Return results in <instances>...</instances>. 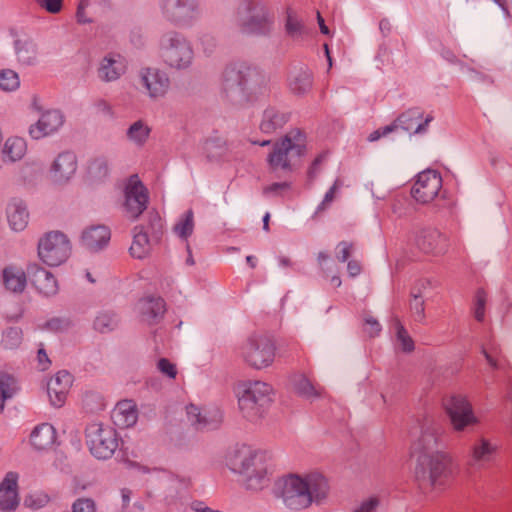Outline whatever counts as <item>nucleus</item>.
I'll return each mask as SVG.
<instances>
[{"label":"nucleus","mask_w":512,"mask_h":512,"mask_svg":"<svg viewBox=\"0 0 512 512\" xmlns=\"http://www.w3.org/2000/svg\"><path fill=\"white\" fill-rule=\"evenodd\" d=\"M234 393L242 415L249 421H256L270 406L273 389L266 382L241 380L235 384Z\"/></svg>","instance_id":"obj_4"},{"label":"nucleus","mask_w":512,"mask_h":512,"mask_svg":"<svg viewBox=\"0 0 512 512\" xmlns=\"http://www.w3.org/2000/svg\"><path fill=\"white\" fill-rule=\"evenodd\" d=\"M396 130H397V125H394V123H392L390 125L381 127L379 129L373 131L372 133H370L368 136V140L370 142L377 141L382 137L388 136L390 133H392Z\"/></svg>","instance_id":"obj_53"},{"label":"nucleus","mask_w":512,"mask_h":512,"mask_svg":"<svg viewBox=\"0 0 512 512\" xmlns=\"http://www.w3.org/2000/svg\"><path fill=\"white\" fill-rule=\"evenodd\" d=\"M117 323L118 321L113 314L109 312H103L96 317L94 321V328L100 333H106L115 329Z\"/></svg>","instance_id":"obj_39"},{"label":"nucleus","mask_w":512,"mask_h":512,"mask_svg":"<svg viewBox=\"0 0 512 512\" xmlns=\"http://www.w3.org/2000/svg\"><path fill=\"white\" fill-rule=\"evenodd\" d=\"M38 361H39L40 368L42 370L47 369L50 364V361L48 359L46 352L42 349H39V351H38Z\"/></svg>","instance_id":"obj_60"},{"label":"nucleus","mask_w":512,"mask_h":512,"mask_svg":"<svg viewBox=\"0 0 512 512\" xmlns=\"http://www.w3.org/2000/svg\"><path fill=\"white\" fill-rule=\"evenodd\" d=\"M32 282L35 288L45 296H53L58 291V284L55 276L42 267H36L33 273Z\"/></svg>","instance_id":"obj_32"},{"label":"nucleus","mask_w":512,"mask_h":512,"mask_svg":"<svg viewBox=\"0 0 512 512\" xmlns=\"http://www.w3.org/2000/svg\"><path fill=\"white\" fill-rule=\"evenodd\" d=\"M225 79L227 82L235 81V82H237L238 85L243 84V80L240 75V72H236L234 69H229L225 72Z\"/></svg>","instance_id":"obj_58"},{"label":"nucleus","mask_w":512,"mask_h":512,"mask_svg":"<svg viewBox=\"0 0 512 512\" xmlns=\"http://www.w3.org/2000/svg\"><path fill=\"white\" fill-rule=\"evenodd\" d=\"M150 132L151 128L149 125L143 120H138L130 125L126 135L130 142L137 146H142L148 140Z\"/></svg>","instance_id":"obj_35"},{"label":"nucleus","mask_w":512,"mask_h":512,"mask_svg":"<svg viewBox=\"0 0 512 512\" xmlns=\"http://www.w3.org/2000/svg\"><path fill=\"white\" fill-rule=\"evenodd\" d=\"M238 17L245 33L265 34L270 30V19L251 1L239 6Z\"/></svg>","instance_id":"obj_14"},{"label":"nucleus","mask_w":512,"mask_h":512,"mask_svg":"<svg viewBox=\"0 0 512 512\" xmlns=\"http://www.w3.org/2000/svg\"><path fill=\"white\" fill-rule=\"evenodd\" d=\"M73 384V376L67 371H59L47 383L50 403L57 408L62 407Z\"/></svg>","instance_id":"obj_19"},{"label":"nucleus","mask_w":512,"mask_h":512,"mask_svg":"<svg viewBox=\"0 0 512 512\" xmlns=\"http://www.w3.org/2000/svg\"><path fill=\"white\" fill-rule=\"evenodd\" d=\"M17 386L15 379L5 373H0V413L3 411L5 402L16 392Z\"/></svg>","instance_id":"obj_38"},{"label":"nucleus","mask_w":512,"mask_h":512,"mask_svg":"<svg viewBox=\"0 0 512 512\" xmlns=\"http://www.w3.org/2000/svg\"><path fill=\"white\" fill-rule=\"evenodd\" d=\"M312 86V78L308 73L300 74L294 81L290 83L291 89L298 94L307 92Z\"/></svg>","instance_id":"obj_45"},{"label":"nucleus","mask_w":512,"mask_h":512,"mask_svg":"<svg viewBox=\"0 0 512 512\" xmlns=\"http://www.w3.org/2000/svg\"><path fill=\"white\" fill-rule=\"evenodd\" d=\"M137 419V407L131 400H122L113 409L112 420L119 428L131 427L137 422Z\"/></svg>","instance_id":"obj_28"},{"label":"nucleus","mask_w":512,"mask_h":512,"mask_svg":"<svg viewBox=\"0 0 512 512\" xmlns=\"http://www.w3.org/2000/svg\"><path fill=\"white\" fill-rule=\"evenodd\" d=\"M482 354L484 355L487 363L493 370H505L507 363L506 360L501 357L498 348L491 343L482 345Z\"/></svg>","instance_id":"obj_37"},{"label":"nucleus","mask_w":512,"mask_h":512,"mask_svg":"<svg viewBox=\"0 0 512 512\" xmlns=\"http://www.w3.org/2000/svg\"><path fill=\"white\" fill-rule=\"evenodd\" d=\"M111 232L105 225H90L81 234V245L90 251H99L106 247L110 241Z\"/></svg>","instance_id":"obj_23"},{"label":"nucleus","mask_w":512,"mask_h":512,"mask_svg":"<svg viewBox=\"0 0 512 512\" xmlns=\"http://www.w3.org/2000/svg\"><path fill=\"white\" fill-rule=\"evenodd\" d=\"M136 309L142 314L143 321L152 324L163 315L165 303L161 298L142 299L137 303Z\"/></svg>","instance_id":"obj_30"},{"label":"nucleus","mask_w":512,"mask_h":512,"mask_svg":"<svg viewBox=\"0 0 512 512\" xmlns=\"http://www.w3.org/2000/svg\"><path fill=\"white\" fill-rule=\"evenodd\" d=\"M149 194L137 175L131 176L124 186V213L136 220L147 208Z\"/></svg>","instance_id":"obj_12"},{"label":"nucleus","mask_w":512,"mask_h":512,"mask_svg":"<svg viewBox=\"0 0 512 512\" xmlns=\"http://www.w3.org/2000/svg\"><path fill=\"white\" fill-rule=\"evenodd\" d=\"M30 446L39 452L49 451L57 444V432L55 427L47 422L37 424L29 435Z\"/></svg>","instance_id":"obj_20"},{"label":"nucleus","mask_w":512,"mask_h":512,"mask_svg":"<svg viewBox=\"0 0 512 512\" xmlns=\"http://www.w3.org/2000/svg\"><path fill=\"white\" fill-rule=\"evenodd\" d=\"M158 370L170 379H175L177 376V368L174 363L166 358H161L157 363Z\"/></svg>","instance_id":"obj_50"},{"label":"nucleus","mask_w":512,"mask_h":512,"mask_svg":"<svg viewBox=\"0 0 512 512\" xmlns=\"http://www.w3.org/2000/svg\"><path fill=\"white\" fill-rule=\"evenodd\" d=\"M442 406L449 418L452 429L456 432H463L480 422L466 394H449L443 398Z\"/></svg>","instance_id":"obj_7"},{"label":"nucleus","mask_w":512,"mask_h":512,"mask_svg":"<svg viewBox=\"0 0 512 512\" xmlns=\"http://www.w3.org/2000/svg\"><path fill=\"white\" fill-rule=\"evenodd\" d=\"M21 80L19 74L11 68L0 70V90L11 93L20 88Z\"/></svg>","instance_id":"obj_36"},{"label":"nucleus","mask_w":512,"mask_h":512,"mask_svg":"<svg viewBox=\"0 0 512 512\" xmlns=\"http://www.w3.org/2000/svg\"><path fill=\"white\" fill-rule=\"evenodd\" d=\"M139 76L150 98H162L168 92L170 80L164 71L155 67H146L140 71Z\"/></svg>","instance_id":"obj_16"},{"label":"nucleus","mask_w":512,"mask_h":512,"mask_svg":"<svg viewBox=\"0 0 512 512\" xmlns=\"http://www.w3.org/2000/svg\"><path fill=\"white\" fill-rule=\"evenodd\" d=\"M304 150L305 136L299 130H291L274 144L268 155V164L273 170H287Z\"/></svg>","instance_id":"obj_6"},{"label":"nucleus","mask_w":512,"mask_h":512,"mask_svg":"<svg viewBox=\"0 0 512 512\" xmlns=\"http://www.w3.org/2000/svg\"><path fill=\"white\" fill-rule=\"evenodd\" d=\"M37 6L49 14H59L63 9L64 0H34Z\"/></svg>","instance_id":"obj_48"},{"label":"nucleus","mask_w":512,"mask_h":512,"mask_svg":"<svg viewBox=\"0 0 512 512\" xmlns=\"http://www.w3.org/2000/svg\"><path fill=\"white\" fill-rule=\"evenodd\" d=\"M317 20H318V24H319L321 33L324 35H329V33H330L329 29L326 26L324 19L322 18L321 14L319 12H317Z\"/></svg>","instance_id":"obj_62"},{"label":"nucleus","mask_w":512,"mask_h":512,"mask_svg":"<svg viewBox=\"0 0 512 512\" xmlns=\"http://www.w3.org/2000/svg\"><path fill=\"white\" fill-rule=\"evenodd\" d=\"M394 329L396 331L397 335V342L404 351H411L414 348V344L404 327L401 325V323L396 320L394 323Z\"/></svg>","instance_id":"obj_44"},{"label":"nucleus","mask_w":512,"mask_h":512,"mask_svg":"<svg viewBox=\"0 0 512 512\" xmlns=\"http://www.w3.org/2000/svg\"><path fill=\"white\" fill-rule=\"evenodd\" d=\"M28 152L27 140L19 135H10L3 138L0 146V155L4 163H16L25 158Z\"/></svg>","instance_id":"obj_24"},{"label":"nucleus","mask_w":512,"mask_h":512,"mask_svg":"<svg viewBox=\"0 0 512 512\" xmlns=\"http://www.w3.org/2000/svg\"><path fill=\"white\" fill-rule=\"evenodd\" d=\"M72 245L66 234L60 231L45 233L38 241L39 259L50 267L65 263L71 256Z\"/></svg>","instance_id":"obj_8"},{"label":"nucleus","mask_w":512,"mask_h":512,"mask_svg":"<svg viewBox=\"0 0 512 512\" xmlns=\"http://www.w3.org/2000/svg\"><path fill=\"white\" fill-rule=\"evenodd\" d=\"M178 5V0H167L164 9L169 12L174 6Z\"/></svg>","instance_id":"obj_64"},{"label":"nucleus","mask_w":512,"mask_h":512,"mask_svg":"<svg viewBox=\"0 0 512 512\" xmlns=\"http://www.w3.org/2000/svg\"><path fill=\"white\" fill-rule=\"evenodd\" d=\"M433 120L431 114L424 115L419 108L409 109L402 113L393 123L398 128L411 133H424L427 126Z\"/></svg>","instance_id":"obj_21"},{"label":"nucleus","mask_w":512,"mask_h":512,"mask_svg":"<svg viewBox=\"0 0 512 512\" xmlns=\"http://www.w3.org/2000/svg\"><path fill=\"white\" fill-rule=\"evenodd\" d=\"M348 272L351 276H357L361 271V266L357 261H350L348 263Z\"/></svg>","instance_id":"obj_61"},{"label":"nucleus","mask_w":512,"mask_h":512,"mask_svg":"<svg viewBox=\"0 0 512 512\" xmlns=\"http://www.w3.org/2000/svg\"><path fill=\"white\" fill-rule=\"evenodd\" d=\"M5 218L9 229L19 233L24 231L30 221L27 202L20 197H12L5 206Z\"/></svg>","instance_id":"obj_17"},{"label":"nucleus","mask_w":512,"mask_h":512,"mask_svg":"<svg viewBox=\"0 0 512 512\" xmlns=\"http://www.w3.org/2000/svg\"><path fill=\"white\" fill-rule=\"evenodd\" d=\"M235 351L244 364L256 370L271 366L276 356L274 343L260 335L247 337L236 347Z\"/></svg>","instance_id":"obj_5"},{"label":"nucleus","mask_w":512,"mask_h":512,"mask_svg":"<svg viewBox=\"0 0 512 512\" xmlns=\"http://www.w3.org/2000/svg\"><path fill=\"white\" fill-rule=\"evenodd\" d=\"M18 479L16 472H8L0 483V509L13 511L19 505Z\"/></svg>","instance_id":"obj_22"},{"label":"nucleus","mask_w":512,"mask_h":512,"mask_svg":"<svg viewBox=\"0 0 512 512\" xmlns=\"http://www.w3.org/2000/svg\"><path fill=\"white\" fill-rule=\"evenodd\" d=\"M87 172L91 179L100 180L108 174V164L103 158L91 160L87 166Z\"/></svg>","instance_id":"obj_40"},{"label":"nucleus","mask_w":512,"mask_h":512,"mask_svg":"<svg viewBox=\"0 0 512 512\" xmlns=\"http://www.w3.org/2000/svg\"><path fill=\"white\" fill-rule=\"evenodd\" d=\"M352 250V244L348 242H341L337 246V257L340 261L344 262L350 256Z\"/></svg>","instance_id":"obj_56"},{"label":"nucleus","mask_w":512,"mask_h":512,"mask_svg":"<svg viewBox=\"0 0 512 512\" xmlns=\"http://www.w3.org/2000/svg\"><path fill=\"white\" fill-rule=\"evenodd\" d=\"M195 227L194 213L187 210L181 214L173 225V233L181 240L187 241Z\"/></svg>","instance_id":"obj_34"},{"label":"nucleus","mask_w":512,"mask_h":512,"mask_svg":"<svg viewBox=\"0 0 512 512\" xmlns=\"http://www.w3.org/2000/svg\"><path fill=\"white\" fill-rule=\"evenodd\" d=\"M302 28L301 22L297 19V17L292 14H288L286 29L289 34L293 35L298 33Z\"/></svg>","instance_id":"obj_54"},{"label":"nucleus","mask_w":512,"mask_h":512,"mask_svg":"<svg viewBox=\"0 0 512 512\" xmlns=\"http://www.w3.org/2000/svg\"><path fill=\"white\" fill-rule=\"evenodd\" d=\"M186 410L189 420L197 429H212L222 421V415L217 409H201L190 404Z\"/></svg>","instance_id":"obj_25"},{"label":"nucleus","mask_w":512,"mask_h":512,"mask_svg":"<svg viewBox=\"0 0 512 512\" xmlns=\"http://www.w3.org/2000/svg\"><path fill=\"white\" fill-rule=\"evenodd\" d=\"M442 187V178L435 170H425L418 174L412 187V197L419 203L433 201Z\"/></svg>","instance_id":"obj_15"},{"label":"nucleus","mask_w":512,"mask_h":512,"mask_svg":"<svg viewBox=\"0 0 512 512\" xmlns=\"http://www.w3.org/2000/svg\"><path fill=\"white\" fill-rule=\"evenodd\" d=\"M4 288L13 294H22L27 287V275L25 270L16 264H9L2 268Z\"/></svg>","instance_id":"obj_26"},{"label":"nucleus","mask_w":512,"mask_h":512,"mask_svg":"<svg viewBox=\"0 0 512 512\" xmlns=\"http://www.w3.org/2000/svg\"><path fill=\"white\" fill-rule=\"evenodd\" d=\"M33 108L40 113V116L28 127L27 133L32 140L52 136L64 126L65 115L60 109L50 108L42 111L36 103L33 104Z\"/></svg>","instance_id":"obj_11"},{"label":"nucleus","mask_w":512,"mask_h":512,"mask_svg":"<svg viewBox=\"0 0 512 512\" xmlns=\"http://www.w3.org/2000/svg\"><path fill=\"white\" fill-rule=\"evenodd\" d=\"M161 57L172 68L183 69L193 60V50L185 38L168 34L161 41Z\"/></svg>","instance_id":"obj_10"},{"label":"nucleus","mask_w":512,"mask_h":512,"mask_svg":"<svg viewBox=\"0 0 512 512\" xmlns=\"http://www.w3.org/2000/svg\"><path fill=\"white\" fill-rule=\"evenodd\" d=\"M71 512H96V506L89 498H79L72 504Z\"/></svg>","instance_id":"obj_49"},{"label":"nucleus","mask_w":512,"mask_h":512,"mask_svg":"<svg viewBox=\"0 0 512 512\" xmlns=\"http://www.w3.org/2000/svg\"><path fill=\"white\" fill-rule=\"evenodd\" d=\"M86 443L94 457L108 459L118 448L119 440L113 427L92 423L86 429Z\"/></svg>","instance_id":"obj_9"},{"label":"nucleus","mask_w":512,"mask_h":512,"mask_svg":"<svg viewBox=\"0 0 512 512\" xmlns=\"http://www.w3.org/2000/svg\"><path fill=\"white\" fill-rule=\"evenodd\" d=\"M379 505V499L376 496H370L362 500L354 509L353 512H375Z\"/></svg>","instance_id":"obj_51"},{"label":"nucleus","mask_w":512,"mask_h":512,"mask_svg":"<svg viewBox=\"0 0 512 512\" xmlns=\"http://www.w3.org/2000/svg\"><path fill=\"white\" fill-rule=\"evenodd\" d=\"M229 469L244 477L246 486L252 490L267 487L276 468L273 452L248 445L237 446L226 458Z\"/></svg>","instance_id":"obj_3"},{"label":"nucleus","mask_w":512,"mask_h":512,"mask_svg":"<svg viewBox=\"0 0 512 512\" xmlns=\"http://www.w3.org/2000/svg\"><path fill=\"white\" fill-rule=\"evenodd\" d=\"M487 296L484 291H478L474 299L473 313L477 321H483L485 317V305Z\"/></svg>","instance_id":"obj_47"},{"label":"nucleus","mask_w":512,"mask_h":512,"mask_svg":"<svg viewBox=\"0 0 512 512\" xmlns=\"http://www.w3.org/2000/svg\"><path fill=\"white\" fill-rule=\"evenodd\" d=\"M50 501V497L43 491L30 492L24 499V505L31 509H40L45 507Z\"/></svg>","instance_id":"obj_42"},{"label":"nucleus","mask_w":512,"mask_h":512,"mask_svg":"<svg viewBox=\"0 0 512 512\" xmlns=\"http://www.w3.org/2000/svg\"><path fill=\"white\" fill-rule=\"evenodd\" d=\"M78 171V159L74 152L63 151L56 155L49 165L51 182L57 186H66L72 182Z\"/></svg>","instance_id":"obj_13"},{"label":"nucleus","mask_w":512,"mask_h":512,"mask_svg":"<svg viewBox=\"0 0 512 512\" xmlns=\"http://www.w3.org/2000/svg\"><path fill=\"white\" fill-rule=\"evenodd\" d=\"M440 238L441 236L437 232H429L418 240V245L424 252L431 253L436 249V243Z\"/></svg>","instance_id":"obj_46"},{"label":"nucleus","mask_w":512,"mask_h":512,"mask_svg":"<svg viewBox=\"0 0 512 512\" xmlns=\"http://www.w3.org/2000/svg\"><path fill=\"white\" fill-rule=\"evenodd\" d=\"M154 240L148 237V234L142 227H135L132 244L130 246V255L136 259L146 258L152 251Z\"/></svg>","instance_id":"obj_31"},{"label":"nucleus","mask_w":512,"mask_h":512,"mask_svg":"<svg viewBox=\"0 0 512 512\" xmlns=\"http://www.w3.org/2000/svg\"><path fill=\"white\" fill-rule=\"evenodd\" d=\"M414 302H415V307L418 311L419 316L422 317L423 312H424L423 301L421 299H419L418 297H415Z\"/></svg>","instance_id":"obj_63"},{"label":"nucleus","mask_w":512,"mask_h":512,"mask_svg":"<svg viewBox=\"0 0 512 512\" xmlns=\"http://www.w3.org/2000/svg\"><path fill=\"white\" fill-rule=\"evenodd\" d=\"M294 386L300 395L307 398L319 394L318 389L313 385V383L303 375H299L294 379Z\"/></svg>","instance_id":"obj_41"},{"label":"nucleus","mask_w":512,"mask_h":512,"mask_svg":"<svg viewBox=\"0 0 512 512\" xmlns=\"http://www.w3.org/2000/svg\"><path fill=\"white\" fill-rule=\"evenodd\" d=\"M89 5V0H80L78 4L76 17L77 21L81 24H87L92 22V19L87 12V8L89 7Z\"/></svg>","instance_id":"obj_52"},{"label":"nucleus","mask_w":512,"mask_h":512,"mask_svg":"<svg viewBox=\"0 0 512 512\" xmlns=\"http://www.w3.org/2000/svg\"><path fill=\"white\" fill-rule=\"evenodd\" d=\"M274 494L286 509L301 512L324 504L330 497L331 483L320 468L291 471L277 479Z\"/></svg>","instance_id":"obj_2"},{"label":"nucleus","mask_w":512,"mask_h":512,"mask_svg":"<svg viewBox=\"0 0 512 512\" xmlns=\"http://www.w3.org/2000/svg\"><path fill=\"white\" fill-rule=\"evenodd\" d=\"M364 330L370 336H375L380 332L381 327L377 320L369 317L365 320Z\"/></svg>","instance_id":"obj_55"},{"label":"nucleus","mask_w":512,"mask_h":512,"mask_svg":"<svg viewBox=\"0 0 512 512\" xmlns=\"http://www.w3.org/2000/svg\"><path fill=\"white\" fill-rule=\"evenodd\" d=\"M13 51L20 68L35 66L39 61L38 45L29 36L17 35L13 42Z\"/></svg>","instance_id":"obj_18"},{"label":"nucleus","mask_w":512,"mask_h":512,"mask_svg":"<svg viewBox=\"0 0 512 512\" xmlns=\"http://www.w3.org/2000/svg\"><path fill=\"white\" fill-rule=\"evenodd\" d=\"M94 109L96 113L103 115H112V106L106 100L99 99L94 103Z\"/></svg>","instance_id":"obj_57"},{"label":"nucleus","mask_w":512,"mask_h":512,"mask_svg":"<svg viewBox=\"0 0 512 512\" xmlns=\"http://www.w3.org/2000/svg\"><path fill=\"white\" fill-rule=\"evenodd\" d=\"M22 342V331L19 328L12 327L7 329L2 338V344L7 349H14Z\"/></svg>","instance_id":"obj_43"},{"label":"nucleus","mask_w":512,"mask_h":512,"mask_svg":"<svg viewBox=\"0 0 512 512\" xmlns=\"http://www.w3.org/2000/svg\"><path fill=\"white\" fill-rule=\"evenodd\" d=\"M287 120L288 116L285 113H281L274 108H269L265 110L263 114L260 129L264 133H273L281 128Z\"/></svg>","instance_id":"obj_33"},{"label":"nucleus","mask_w":512,"mask_h":512,"mask_svg":"<svg viewBox=\"0 0 512 512\" xmlns=\"http://www.w3.org/2000/svg\"><path fill=\"white\" fill-rule=\"evenodd\" d=\"M496 446L488 439L480 438L471 447L470 464L472 466H483L491 461Z\"/></svg>","instance_id":"obj_29"},{"label":"nucleus","mask_w":512,"mask_h":512,"mask_svg":"<svg viewBox=\"0 0 512 512\" xmlns=\"http://www.w3.org/2000/svg\"><path fill=\"white\" fill-rule=\"evenodd\" d=\"M126 71L125 59L116 53H109L103 57L98 67V76L104 81H115Z\"/></svg>","instance_id":"obj_27"},{"label":"nucleus","mask_w":512,"mask_h":512,"mask_svg":"<svg viewBox=\"0 0 512 512\" xmlns=\"http://www.w3.org/2000/svg\"><path fill=\"white\" fill-rule=\"evenodd\" d=\"M438 438L434 433L423 432L410 448L414 460L410 477L421 490L443 492L454 482L456 466L452 456L437 450Z\"/></svg>","instance_id":"obj_1"},{"label":"nucleus","mask_w":512,"mask_h":512,"mask_svg":"<svg viewBox=\"0 0 512 512\" xmlns=\"http://www.w3.org/2000/svg\"><path fill=\"white\" fill-rule=\"evenodd\" d=\"M340 186L339 181H335L334 185L329 189V191L325 194L324 200L322 202V205L329 204L333 198L335 193L337 192L338 188Z\"/></svg>","instance_id":"obj_59"}]
</instances>
